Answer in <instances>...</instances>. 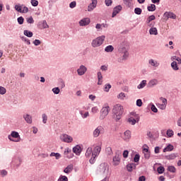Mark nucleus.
<instances>
[{
	"instance_id": "obj_1",
	"label": "nucleus",
	"mask_w": 181,
	"mask_h": 181,
	"mask_svg": "<svg viewBox=\"0 0 181 181\" xmlns=\"http://www.w3.org/2000/svg\"><path fill=\"white\" fill-rule=\"evenodd\" d=\"M124 114V107L120 104H116L113 106L112 109V118L118 122L121 118H122V115Z\"/></svg>"
},
{
	"instance_id": "obj_2",
	"label": "nucleus",
	"mask_w": 181,
	"mask_h": 181,
	"mask_svg": "<svg viewBox=\"0 0 181 181\" xmlns=\"http://www.w3.org/2000/svg\"><path fill=\"white\" fill-rule=\"evenodd\" d=\"M105 40V35L99 36L92 40L91 46L92 47H100Z\"/></svg>"
},
{
	"instance_id": "obj_3",
	"label": "nucleus",
	"mask_w": 181,
	"mask_h": 181,
	"mask_svg": "<svg viewBox=\"0 0 181 181\" xmlns=\"http://www.w3.org/2000/svg\"><path fill=\"white\" fill-rule=\"evenodd\" d=\"M109 170H110V166L108 165V164L105 163H101L99 165V168L98 169V173H100V175H105V176L108 175Z\"/></svg>"
},
{
	"instance_id": "obj_4",
	"label": "nucleus",
	"mask_w": 181,
	"mask_h": 181,
	"mask_svg": "<svg viewBox=\"0 0 181 181\" xmlns=\"http://www.w3.org/2000/svg\"><path fill=\"white\" fill-rule=\"evenodd\" d=\"M10 141L12 142H21V136L18 132H12L11 135L8 136Z\"/></svg>"
},
{
	"instance_id": "obj_5",
	"label": "nucleus",
	"mask_w": 181,
	"mask_h": 181,
	"mask_svg": "<svg viewBox=\"0 0 181 181\" xmlns=\"http://www.w3.org/2000/svg\"><path fill=\"white\" fill-rule=\"evenodd\" d=\"M105 129L103 126H98L93 132V138H98L100 135L104 134Z\"/></svg>"
},
{
	"instance_id": "obj_6",
	"label": "nucleus",
	"mask_w": 181,
	"mask_h": 181,
	"mask_svg": "<svg viewBox=\"0 0 181 181\" xmlns=\"http://www.w3.org/2000/svg\"><path fill=\"white\" fill-rule=\"evenodd\" d=\"M110 114V106L103 107L100 110V119H104Z\"/></svg>"
},
{
	"instance_id": "obj_7",
	"label": "nucleus",
	"mask_w": 181,
	"mask_h": 181,
	"mask_svg": "<svg viewBox=\"0 0 181 181\" xmlns=\"http://www.w3.org/2000/svg\"><path fill=\"white\" fill-rule=\"evenodd\" d=\"M60 139L62 141V142H66V144L73 142V137H71V136H69L68 134H62L60 136Z\"/></svg>"
},
{
	"instance_id": "obj_8",
	"label": "nucleus",
	"mask_w": 181,
	"mask_h": 181,
	"mask_svg": "<svg viewBox=\"0 0 181 181\" xmlns=\"http://www.w3.org/2000/svg\"><path fill=\"white\" fill-rule=\"evenodd\" d=\"M121 11H122V6L121 5H118L117 6H115L113 8V11L112 13V18H115V16H117V15H118V13H119V12H121Z\"/></svg>"
},
{
	"instance_id": "obj_9",
	"label": "nucleus",
	"mask_w": 181,
	"mask_h": 181,
	"mask_svg": "<svg viewBox=\"0 0 181 181\" xmlns=\"http://www.w3.org/2000/svg\"><path fill=\"white\" fill-rule=\"evenodd\" d=\"M87 71V67L84 65H81L79 69H77V73L78 76H84Z\"/></svg>"
},
{
	"instance_id": "obj_10",
	"label": "nucleus",
	"mask_w": 181,
	"mask_h": 181,
	"mask_svg": "<svg viewBox=\"0 0 181 181\" xmlns=\"http://www.w3.org/2000/svg\"><path fill=\"white\" fill-rule=\"evenodd\" d=\"M91 21L89 18H83L79 21V25L80 26H88V25H90V23Z\"/></svg>"
},
{
	"instance_id": "obj_11",
	"label": "nucleus",
	"mask_w": 181,
	"mask_h": 181,
	"mask_svg": "<svg viewBox=\"0 0 181 181\" xmlns=\"http://www.w3.org/2000/svg\"><path fill=\"white\" fill-rule=\"evenodd\" d=\"M101 152V147L100 146H96L92 150V156L97 157L98 155H100V153Z\"/></svg>"
},
{
	"instance_id": "obj_12",
	"label": "nucleus",
	"mask_w": 181,
	"mask_h": 181,
	"mask_svg": "<svg viewBox=\"0 0 181 181\" xmlns=\"http://www.w3.org/2000/svg\"><path fill=\"white\" fill-rule=\"evenodd\" d=\"M122 138V139H124V141H126V142H128V141L131 139V131L127 130L126 132H124Z\"/></svg>"
},
{
	"instance_id": "obj_13",
	"label": "nucleus",
	"mask_w": 181,
	"mask_h": 181,
	"mask_svg": "<svg viewBox=\"0 0 181 181\" xmlns=\"http://www.w3.org/2000/svg\"><path fill=\"white\" fill-rule=\"evenodd\" d=\"M92 3L90 4L88 6V11L91 12L94 11L95 8L97 7V0H91Z\"/></svg>"
},
{
	"instance_id": "obj_14",
	"label": "nucleus",
	"mask_w": 181,
	"mask_h": 181,
	"mask_svg": "<svg viewBox=\"0 0 181 181\" xmlns=\"http://www.w3.org/2000/svg\"><path fill=\"white\" fill-rule=\"evenodd\" d=\"M164 18H166V21H168V19H176V15L172 12H168L166 11L165 13H164L163 14Z\"/></svg>"
},
{
	"instance_id": "obj_15",
	"label": "nucleus",
	"mask_w": 181,
	"mask_h": 181,
	"mask_svg": "<svg viewBox=\"0 0 181 181\" xmlns=\"http://www.w3.org/2000/svg\"><path fill=\"white\" fill-rule=\"evenodd\" d=\"M158 83L159 81H158V79L156 78L151 79L148 83V87L149 88H152L153 87H155V86H158Z\"/></svg>"
},
{
	"instance_id": "obj_16",
	"label": "nucleus",
	"mask_w": 181,
	"mask_h": 181,
	"mask_svg": "<svg viewBox=\"0 0 181 181\" xmlns=\"http://www.w3.org/2000/svg\"><path fill=\"white\" fill-rule=\"evenodd\" d=\"M72 152L76 153V155L80 156L81 153V146L80 145L75 146L72 149Z\"/></svg>"
},
{
	"instance_id": "obj_17",
	"label": "nucleus",
	"mask_w": 181,
	"mask_h": 181,
	"mask_svg": "<svg viewBox=\"0 0 181 181\" xmlns=\"http://www.w3.org/2000/svg\"><path fill=\"white\" fill-rule=\"evenodd\" d=\"M148 64H150L151 67H159L160 65L159 62L153 59H151L148 60Z\"/></svg>"
},
{
	"instance_id": "obj_18",
	"label": "nucleus",
	"mask_w": 181,
	"mask_h": 181,
	"mask_svg": "<svg viewBox=\"0 0 181 181\" xmlns=\"http://www.w3.org/2000/svg\"><path fill=\"white\" fill-rule=\"evenodd\" d=\"M127 122H129V124H131V125H135L136 122H139V117H137L136 119H135L131 117L129 119H127Z\"/></svg>"
},
{
	"instance_id": "obj_19",
	"label": "nucleus",
	"mask_w": 181,
	"mask_h": 181,
	"mask_svg": "<svg viewBox=\"0 0 181 181\" xmlns=\"http://www.w3.org/2000/svg\"><path fill=\"white\" fill-rule=\"evenodd\" d=\"M23 118H24L25 121L27 122V124H32V116L29 114H25L23 115Z\"/></svg>"
},
{
	"instance_id": "obj_20",
	"label": "nucleus",
	"mask_w": 181,
	"mask_h": 181,
	"mask_svg": "<svg viewBox=\"0 0 181 181\" xmlns=\"http://www.w3.org/2000/svg\"><path fill=\"white\" fill-rule=\"evenodd\" d=\"M73 169H74V167L73 165L70 164L64 170V173L69 175V173H71V172H73Z\"/></svg>"
},
{
	"instance_id": "obj_21",
	"label": "nucleus",
	"mask_w": 181,
	"mask_h": 181,
	"mask_svg": "<svg viewBox=\"0 0 181 181\" xmlns=\"http://www.w3.org/2000/svg\"><path fill=\"white\" fill-rule=\"evenodd\" d=\"M119 160H121V158H119V155L116 154L113 157V165H115V166H117V165H119Z\"/></svg>"
},
{
	"instance_id": "obj_22",
	"label": "nucleus",
	"mask_w": 181,
	"mask_h": 181,
	"mask_svg": "<svg viewBox=\"0 0 181 181\" xmlns=\"http://www.w3.org/2000/svg\"><path fill=\"white\" fill-rule=\"evenodd\" d=\"M177 157V154L176 153H171L170 155L165 156V159L168 160H173V159H176Z\"/></svg>"
},
{
	"instance_id": "obj_23",
	"label": "nucleus",
	"mask_w": 181,
	"mask_h": 181,
	"mask_svg": "<svg viewBox=\"0 0 181 181\" xmlns=\"http://www.w3.org/2000/svg\"><path fill=\"white\" fill-rule=\"evenodd\" d=\"M175 147L172 144H168L165 148H163V152H172Z\"/></svg>"
},
{
	"instance_id": "obj_24",
	"label": "nucleus",
	"mask_w": 181,
	"mask_h": 181,
	"mask_svg": "<svg viewBox=\"0 0 181 181\" xmlns=\"http://www.w3.org/2000/svg\"><path fill=\"white\" fill-rule=\"evenodd\" d=\"M136 168V164L135 163H129L127 165V169L128 172H132L133 169H135Z\"/></svg>"
},
{
	"instance_id": "obj_25",
	"label": "nucleus",
	"mask_w": 181,
	"mask_h": 181,
	"mask_svg": "<svg viewBox=\"0 0 181 181\" xmlns=\"http://www.w3.org/2000/svg\"><path fill=\"white\" fill-rule=\"evenodd\" d=\"M23 35L25 36H27V37H33V33L32 31L25 30L23 31Z\"/></svg>"
},
{
	"instance_id": "obj_26",
	"label": "nucleus",
	"mask_w": 181,
	"mask_h": 181,
	"mask_svg": "<svg viewBox=\"0 0 181 181\" xmlns=\"http://www.w3.org/2000/svg\"><path fill=\"white\" fill-rule=\"evenodd\" d=\"M147 10L148 12H155L156 11V6L155 4H151L147 6Z\"/></svg>"
},
{
	"instance_id": "obj_27",
	"label": "nucleus",
	"mask_w": 181,
	"mask_h": 181,
	"mask_svg": "<svg viewBox=\"0 0 181 181\" xmlns=\"http://www.w3.org/2000/svg\"><path fill=\"white\" fill-rule=\"evenodd\" d=\"M150 35H154L156 36L158 35V29L156 28L151 27L149 30Z\"/></svg>"
},
{
	"instance_id": "obj_28",
	"label": "nucleus",
	"mask_w": 181,
	"mask_h": 181,
	"mask_svg": "<svg viewBox=\"0 0 181 181\" xmlns=\"http://www.w3.org/2000/svg\"><path fill=\"white\" fill-rule=\"evenodd\" d=\"M42 28L40 27V29H47L49 28V25H47V22L46 20H43L41 21Z\"/></svg>"
},
{
	"instance_id": "obj_29",
	"label": "nucleus",
	"mask_w": 181,
	"mask_h": 181,
	"mask_svg": "<svg viewBox=\"0 0 181 181\" xmlns=\"http://www.w3.org/2000/svg\"><path fill=\"white\" fill-rule=\"evenodd\" d=\"M145 86H146V80H143L138 85L137 88H139V90H141V89L144 88L145 87Z\"/></svg>"
},
{
	"instance_id": "obj_30",
	"label": "nucleus",
	"mask_w": 181,
	"mask_h": 181,
	"mask_svg": "<svg viewBox=\"0 0 181 181\" xmlns=\"http://www.w3.org/2000/svg\"><path fill=\"white\" fill-rule=\"evenodd\" d=\"M105 52L106 53H111V52H114V47L112 45H108L105 48Z\"/></svg>"
},
{
	"instance_id": "obj_31",
	"label": "nucleus",
	"mask_w": 181,
	"mask_h": 181,
	"mask_svg": "<svg viewBox=\"0 0 181 181\" xmlns=\"http://www.w3.org/2000/svg\"><path fill=\"white\" fill-rule=\"evenodd\" d=\"M93 155V148L91 147H88L86 152V158H88L89 156H91Z\"/></svg>"
},
{
	"instance_id": "obj_32",
	"label": "nucleus",
	"mask_w": 181,
	"mask_h": 181,
	"mask_svg": "<svg viewBox=\"0 0 181 181\" xmlns=\"http://www.w3.org/2000/svg\"><path fill=\"white\" fill-rule=\"evenodd\" d=\"M124 4L127 8H131L132 6V0H124Z\"/></svg>"
},
{
	"instance_id": "obj_33",
	"label": "nucleus",
	"mask_w": 181,
	"mask_h": 181,
	"mask_svg": "<svg viewBox=\"0 0 181 181\" xmlns=\"http://www.w3.org/2000/svg\"><path fill=\"white\" fill-rule=\"evenodd\" d=\"M156 19V17H155V15H151L150 16L146 21V23L148 25H149V23H151V22H152V21H155Z\"/></svg>"
},
{
	"instance_id": "obj_34",
	"label": "nucleus",
	"mask_w": 181,
	"mask_h": 181,
	"mask_svg": "<svg viewBox=\"0 0 181 181\" xmlns=\"http://www.w3.org/2000/svg\"><path fill=\"white\" fill-rule=\"evenodd\" d=\"M49 156H54L56 159H60L62 158V155L59 153L52 152Z\"/></svg>"
},
{
	"instance_id": "obj_35",
	"label": "nucleus",
	"mask_w": 181,
	"mask_h": 181,
	"mask_svg": "<svg viewBox=\"0 0 181 181\" xmlns=\"http://www.w3.org/2000/svg\"><path fill=\"white\" fill-rule=\"evenodd\" d=\"M168 172H170L171 173H176V168L173 165H170L168 167Z\"/></svg>"
},
{
	"instance_id": "obj_36",
	"label": "nucleus",
	"mask_w": 181,
	"mask_h": 181,
	"mask_svg": "<svg viewBox=\"0 0 181 181\" xmlns=\"http://www.w3.org/2000/svg\"><path fill=\"white\" fill-rule=\"evenodd\" d=\"M21 40H23V42H25L27 45H30V40H29L28 37L23 36L21 37Z\"/></svg>"
},
{
	"instance_id": "obj_37",
	"label": "nucleus",
	"mask_w": 181,
	"mask_h": 181,
	"mask_svg": "<svg viewBox=\"0 0 181 181\" xmlns=\"http://www.w3.org/2000/svg\"><path fill=\"white\" fill-rule=\"evenodd\" d=\"M22 8H23V4L15 6L16 11H17V12H19L20 13H21L22 12Z\"/></svg>"
},
{
	"instance_id": "obj_38",
	"label": "nucleus",
	"mask_w": 181,
	"mask_h": 181,
	"mask_svg": "<svg viewBox=\"0 0 181 181\" xmlns=\"http://www.w3.org/2000/svg\"><path fill=\"white\" fill-rule=\"evenodd\" d=\"M57 181H69V178L66 175H60Z\"/></svg>"
},
{
	"instance_id": "obj_39",
	"label": "nucleus",
	"mask_w": 181,
	"mask_h": 181,
	"mask_svg": "<svg viewBox=\"0 0 181 181\" xmlns=\"http://www.w3.org/2000/svg\"><path fill=\"white\" fill-rule=\"evenodd\" d=\"M157 172L159 175H162V173H163V172H165V168L163 166H159L157 168Z\"/></svg>"
},
{
	"instance_id": "obj_40",
	"label": "nucleus",
	"mask_w": 181,
	"mask_h": 181,
	"mask_svg": "<svg viewBox=\"0 0 181 181\" xmlns=\"http://www.w3.org/2000/svg\"><path fill=\"white\" fill-rule=\"evenodd\" d=\"M105 153H107V155L108 156H111L112 155V148H111V147H107L105 148Z\"/></svg>"
},
{
	"instance_id": "obj_41",
	"label": "nucleus",
	"mask_w": 181,
	"mask_h": 181,
	"mask_svg": "<svg viewBox=\"0 0 181 181\" xmlns=\"http://www.w3.org/2000/svg\"><path fill=\"white\" fill-rule=\"evenodd\" d=\"M52 93H54V94H60V88L59 87H55L54 88L52 89Z\"/></svg>"
},
{
	"instance_id": "obj_42",
	"label": "nucleus",
	"mask_w": 181,
	"mask_h": 181,
	"mask_svg": "<svg viewBox=\"0 0 181 181\" xmlns=\"http://www.w3.org/2000/svg\"><path fill=\"white\" fill-rule=\"evenodd\" d=\"M134 13L136 15H141L142 13V9L139 7H136L134 8Z\"/></svg>"
},
{
	"instance_id": "obj_43",
	"label": "nucleus",
	"mask_w": 181,
	"mask_h": 181,
	"mask_svg": "<svg viewBox=\"0 0 181 181\" xmlns=\"http://www.w3.org/2000/svg\"><path fill=\"white\" fill-rule=\"evenodd\" d=\"M166 134H167V136H168V138H172V136H173L174 135L173 130L172 129L167 130Z\"/></svg>"
},
{
	"instance_id": "obj_44",
	"label": "nucleus",
	"mask_w": 181,
	"mask_h": 181,
	"mask_svg": "<svg viewBox=\"0 0 181 181\" xmlns=\"http://www.w3.org/2000/svg\"><path fill=\"white\" fill-rule=\"evenodd\" d=\"M171 67L173 70H179V67H177V63L176 62H173L171 63Z\"/></svg>"
},
{
	"instance_id": "obj_45",
	"label": "nucleus",
	"mask_w": 181,
	"mask_h": 181,
	"mask_svg": "<svg viewBox=\"0 0 181 181\" xmlns=\"http://www.w3.org/2000/svg\"><path fill=\"white\" fill-rule=\"evenodd\" d=\"M110 88H111V84L107 83L105 85L104 91H105V93H108Z\"/></svg>"
},
{
	"instance_id": "obj_46",
	"label": "nucleus",
	"mask_w": 181,
	"mask_h": 181,
	"mask_svg": "<svg viewBox=\"0 0 181 181\" xmlns=\"http://www.w3.org/2000/svg\"><path fill=\"white\" fill-rule=\"evenodd\" d=\"M24 21H25V18H23L22 16H20L17 18V22L18 25H23Z\"/></svg>"
},
{
	"instance_id": "obj_47",
	"label": "nucleus",
	"mask_w": 181,
	"mask_h": 181,
	"mask_svg": "<svg viewBox=\"0 0 181 181\" xmlns=\"http://www.w3.org/2000/svg\"><path fill=\"white\" fill-rule=\"evenodd\" d=\"M29 12V8L28 6L23 5V8H21V13H28Z\"/></svg>"
},
{
	"instance_id": "obj_48",
	"label": "nucleus",
	"mask_w": 181,
	"mask_h": 181,
	"mask_svg": "<svg viewBox=\"0 0 181 181\" xmlns=\"http://www.w3.org/2000/svg\"><path fill=\"white\" fill-rule=\"evenodd\" d=\"M151 110L153 112H158V108H156V106L153 103H151Z\"/></svg>"
},
{
	"instance_id": "obj_49",
	"label": "nucleus",
	"mask_w": 181,
	"mask_h": 181,
	"mask_svg": "<svg viewBox=\"0 0 181 181\" xmlns=\"http://www.w3.org/2000/svg\"><path fill=\"white\" fill-rule=\"evenodd\" d=\"M128 56H129L128 51H125L122 57V60H127V59H128Z\"/></svg>"
},
{
	"instance_id": "obj_50",
	"label": "nucleus",
	"mask_w": 181,
	"mask_h": 181,
	"mask_svg": "<svg viewBox=\"0 0 181 181\" xmlns=\"http://www.w3.org/2000/svg\"><path fill=\"white\" fill-rule=\"evenodd\" d=\"M79 113L81 114L82 118H87V117L90 115V113H88V112H86L85 113H83V111H80Z\"/></svg>"
},
{
	"instance_id": "obj_51",
	"label": "nucleus",
	"mask_w": 181,
	"mask_h": 181,
	"mask_svg": "<svg viewBox=\"0 0 181 181\" xmlns=\"http://www.w3.org/2000/svg\"><path fill=\"white\" fill-rule=\"evenodd\" d=\"M139 159H141V156H139V154H136L134 158V162L136 163L139 162Z\"/></svg>"
},
{
	"instance_id": "obj_52",
	"label": "nucleus",
	"mask_w": 181,
	"mask_h": 181,
	"mask_svg": "<svg viewBox=\"0 0 181 181\" xmlns=\"http://www.w3.org/2000/svg\"><path fill=\"white\" fill-rule=\"evenodd\" d=\"M42 117L43 124H46L47 122V115L44 113V114L42 115Z\"/></svg>"
},
{
	"instance_id": "obj_53",
	"label": "nucleus",
	"mask_w": 181,
	"mask_h": 181,
	"mask_svg": "<svg viewBox=\"0 0 181 181\" xmlns=\"http://www.w3.org/2000/svg\"><path fill=\"white\" fill-rule=\"evenodd\" d=\"M30 4L32 6H37V5H39V1L37 0H31Z\"/></svg>"
},
{
	"instance_id": "obj_54",
	"label": "nucleus",
	"mask_w": 181,
	"mask_h": 181,
	"mask_svg": "<svg viewBox=\"0 0 181 181\" xmlns=\"http://www.w3.org/2000/svg\"><path fill=\"white\" fill-rule=\"evenodd\" d=\"M6 93V89L2 86H0V94L4 95V94Z\"/></svg>"
},
{
	"instance_id": "obj_55",
	"label": "nucleus",
	"mask_w": 181,
	"mask_h": 181,
	"mask_svg": "<svg viewBox=\"0 0 181 181\" xmlns=\"http://www.w3.org/2000/svg\"><path fill=\"white\" fill-rule=\"evenodd\" d=\"M142 104H143V103H142V100L141 99H137L136 100V105L137 107H142Z\"/></svg>"
},
{
	"instance_id": "obj_56",
	"label": "nucleus",
	"mask_w": 181,
	"mask_h": 181,
	"mask_svg": "<svg viewBox=\"0 0 181 181\" xmlns=\"http://www.w3.org/2000/svg\"><path fill=\"white\" fill-rule=\"evenodd\" d=\"M76 5H77V3L76 1H71L69 4V8H71V9H74V8H76Z\"/></svg>"
},
{
	"instance_id": "obj_57",
	"label": "nucleus",
	"mask_w": 181,
	"mask_h": 181,
	"mask_svg": "<svg viewBox=\"0 0 181 181\" xmlns=\"http://www.w3.org/2000/svg\"><path fill=\"white\" fill-rule=\"evenodd\" d=\"M69 153H71V149H70L69 148H65V151L64 152V155H65L66 156H68Z\"/></svg>"
},
{
	"instance_id": "obj_58",
	"label": "nucleus",
	"mask_w": 181,
	"mask_h": 181,
	"mask_svg": "<svg viewBox=\"0 0 181 181\" xmlns=\"http://www.w3.org/2000/svg\"><path fill=\"white\" fill-rule=\"evenodd\" d=\"M26 21L28 23H35V20H33V17L30 16V18H27Z\"/></svg>"
},
{
	"instance_id": "obj_59",
	"label": "nucleus",
	"mask_w": 181,
	"mask_h": 181,
	"mask_svg": "<svg viewBox=\"0 0 181 181\" xmlns=\"http://www.w3.org/2000/svg\"><path fill=\"white\" fill-rule=\"evenodd\" d=\"M91 112H93V114H97V112H98V107L97 106L92 107Z\"/></svg>"
},
{
	"instance_id": "obj_60",
	"label": "nucleus",
	"mask_w": 181,
	"mask_h": 181,
	"mask_svg": "<svg viewBox=\"0 0 181 181\" xmlns=\"http://www.w3.org/2000/svg\"><path fill=\"white\" fill-rule=\"evenodd\" d=\"M105 4L106 6H111L112 5V0H105Z\"/></svg>"
},
{
	"instance_id": "obj_61",
	"label": "nucleus",
	"mask_w": 181,
	"mask_h": 181,
	"mask_svg": "<svg viewBox=\"0 0 181 181\" xmlns=\"http://www.w3.org/2000/svg\"><path fill=\"white\" fill-rule=\"evenodd\" d=\"M117 98H120V100H124V98H125V93H120L117 95Z\"/></svg>"
},
{
	"instance_id": "obj_62",
	"label": "nucleus",
	"mask_w": 181,
	"mask_h": 181,
	"mask_svg": "<svg viewBox=\"0 0 181 181\" xmlns=\"http://www.w3.org/2000/svg\"><path fill=\"white\" fill-rule=\"evenodd\" d=\"M158 108H160V110H166V105L165 104H158Z\"/></svg>"
},
{
	"instance_id": "obj_63",
	"label": "nucleus",
	"mask_w": 181,
	"mask_h": 181,
	"mask_svg": "<svg viewBox=\"0 0 181 181\" xmlns=\"http://www.w3.org/2000/svg\"><path fill=\"white\" fill-rule=\"evenodd\" d=\"M0 174L4 177V176H6V175H8V171H6V170H0Z\"/></svg>"
},
{
	"instance_id": "obj_64",
	"label": "nucleus",
	"mask_w": 181,
	"mask_h": 181,
	"mask_svg": "<svg viewBox=\"0 0 181 181\" xmlns=\"http://www.w3.org/2000/svg\"><path fill=\"white\" fill-rule=\"evenodd\" d=\"M41 43L42 42L40 40H35L33 41V45H35V46H39Z\"/></svg>"
}]
</instances>
